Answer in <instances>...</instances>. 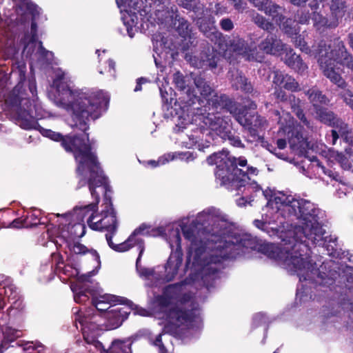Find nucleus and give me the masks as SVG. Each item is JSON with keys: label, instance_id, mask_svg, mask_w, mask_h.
<instances>
[{"label": "nucleus", "instance_id": "5701e85b", "mask_svg": "<svg viewBox=\"0 0 353 353\" xmlns=\"http://www.w3.org/2000/svg\"><path fill=\"white\" fill-rule=\"evenodd\" d=\"M107 308V310L101 311V314L114 328L121 326L130 313V309L125 310V308L122 307H114L111 310L110 307Z\"/></svg>", "mask_w": 353, "mask_h": 353}, {"label": "nucleus", "instance_id": "f3484780", "mask_svg": "<svg viewBox=\"0 0 353 353\" xmlns=\"http://www.w3.org/2000/svg\"><path fill=\"white\" fill-rule=\"evenodd\" d=\"M231 155L229 154H225L223 152H214L206 159V161L209 165H216V170L214 172L216 183L217 185L223 184L225 183V180L227 179L225 172L226 167H225V163H227V160H229Z\"/></svg>", "mask_w": 353, "mask_h": 353}, {"label": "nucleus", "instance_id": "1a4fd4ad", "mask_svg": "<svg viewBox=\"0 0 353 353\" xmlns=\"http://www.w3.org/2000/svg\"><path fill=\"white\" fill-rule=\"evenodd\" d=\"M226 167L225 175L227 179L225 183L220 184V186L225 187L229 191H236V195L240 194V192L244 193L245 191L250 192V190H255V192L261 190V188L256 184H241L240 180L243 179V175L246 174L247 159L245 157L241 156L235 157L231 156L227 163H225Z\"/></svg>", "mask_w": 353, "mask_h": 353}, {"label": "nucleus", "instance_id": "c9c22d12", "mask_svg": "<svg viewBox=\"0 0 353 353\" xmlns=\"http://www.w3.org/2000/svg\"><path fill=\"white\" fill-rule=\"evenodd\" d=\"M232 85L236 90H240L247 94H251L254 91L253 86L250 81H248V79L241 74L237 75L235 77Z\"/></svg>", "mask_w": 353, "mask_h": 353}, {"label": "nucleus", "instance_id": "f03ea898", "mask_svg": "<svg viewBox=\"0 0 353 353\" xmlns=\"http://www.w3.org/2000/svg\"><path fill=\"white\" fill-rule=\"evenodd\" d=\"M274 201L284 218L302 221L303 232L307 239L316 245L325 244L328 236H324L325 231L319 216L321 211L313 203L281 192L274 195Z\"/></svg>", "mask_w": 353, "mask_h": 353}, {"label": "nucleus", "instance_id": "0e129e2a", "mask_svg": "<svg viewBox=\"0 0 353 353\" xmlns=\"http://www.w3.org/2000/svg\"><path fill=\"white\" fill-rule=\"evenodd\" d=\"M183 234L185 239L191 241L192 243H194L196 237L194 234V230L189 226H183L181 228Z\"/></svg>", "mask_w": 353, "mask_h": 353}, {"label": "nucleus", "instance_id": "20e7f679", "mask_svg": "<svg viewBox=\"0 0 353 353\" xmlns=\"http://www.w3.org/2000/svg\"><path fill=\"white\" fill-rule=\"evenodd\" d=\"M303 249L307 250V247L302 243H294L289 250L288 248H280L274 243L261 242L258 251L270 259L281 262L287 269L294 272L312 271L315 263H312L309 256L301 253Z\"/></svg>", "mask_w": 353, "mask_h": 353}, {"label": "nucleus", "instance_id": "423d86ee", "mask_svg": "<svg viewBox=\"0 0 353 353\" xmlns=\"http://www.w3.org/2000/svg\"><path fill=\"white\" fill-rule=\"evenodd\" d=\"M5 103L10 109L17 108V121L21 128L29 130L40 127L38 118L32 115V102L21 82L5 96Z\"/></svg>", "mask_w": 353, "mask_h": 353}, {"label": "nucleus", "instance_id": "69168bd1", "mask_svg": "<svg viewBox=\"0 0 353 353\" xmlns=\"http://www.w3.org/2000/svg\"><path fill=\"white\" fill-rule=\"evenodd\" d=\"M52 264L54 265V271L61 270V267L64 265L63 256L59 252H54L51 254Z\"/></svg>", "mask_w": 353, "mask_h": 353}, {"label": "nucleus", "instance_id": "49530a36", "mask_svg": "<svg viewBox=\"0 0 353 353\" xmlns=\"http://www.w3.org/2000/svg\"><path fill=\"white\" fill-rule=\"evenodd\" d=\"M221 138L225 140H228L229 143L234 147L240 148H245V145L242 143L239 136L236 134L234 132H232V128H230Z\"/></svg>", "mask_w": 353, "mask_h": 353}, {"label": "nucleus", "instance_id": "cd10ccee", "mask_svg": "<svg viewBox=\"0 0 353 353\" xmlns=\"http://www.w3.org/2000/svg\"><path fill=\"white\" fill-rule=\"evenodd\" d=\"M70 251L77 255L90 254L92 261L96 264V268L101 266L100 256L96 250L89 249L79 242H73L68 245Z\"/></svg>", "mask_w": 353, "mask_h": 353}, {"label": "nucleus", "instance_id": "f8f14e48", "mask_svg": "<svg viewBox=\"0 0 353 353\" xmlns=\"http://www.w3.org/2000/svg\"><path fill=\"white\" fill-rule=\"evenodd\" d=\"M316 119L322 123L333 128L331 130L332 144L335 145L339 136H347L350 133L349 125L333 111L325 107H316Z\"/></svg>", "mask_w": 353, "mask_h": 353}, {"label": "nucleus", "instance_id": "7ed1b4c3", "mask_svg": "<svg viewBox=\"0 0 353 353\" xmlns=\"http://www.w3.org/2000/svg\"><path fill=\"white\" fill-rule=\"evenodd\" d=\"M95 183L93 189L89 188L94 201L81 208L82 213L92 212L87 223L92 230L117 232L119 221L112 201V190L108 179L105 177L102 184Z\"/></svg>", "mask_w": 353, "mask_h": 353}, {"label": "nucleus", "instance_id": "680f3d73", "mask_svg": "<svg viewBox=\"0 0 353 353\" xmlns=\"http://www.w3.org/2000/svg\"><path fill=\"white\" fill-rule=\"evenodd\" d=\"M343 102L353 111V93L350 90H345L341 94Z\"/></svg>", "mask_w": 353, "mask_h": 353}, {"label": "nucleus", "instance_id": "7c9ffc66", "mask_svg": "<svg viewBox=\"0 0 353 353\" xmlns=\"http://www.w3.org/2000/svg\"><path fill=\"white\" fill-rule=\"evenodd\" d=\"M330 10V16L334 20L337 26L339 25L340 21L342 20L347 12V3L344 0H330L327 1Z\"/></svg>", "mask_w": 353, "mask_h": 353}, {"label": "nucleus", "instance_id": "338daca9", "mask_svg": "<svg viewBox=\"0 0 353 353\" xmlns=\"http://www.w3.org/2000/svg\"><path fill=\"white\" fill-rule=\"evenodd\" d=\"M219 26L221 30L225 32H230L234 28L233 21L228 17L221 19L219 21Z\"/></svg>", "mask_w": 353, "mask_h": 353}, {"label": "nucleus", "instance_id": "a878e982", "mask_svg": "<svg viewBox=\"0 0 353 353\" xmlns=\"http://www.w3.org/2000/svg\"><path fill=\"white\" fill-rule=\"evenodd\" d=\"M283 12L284 11L282 12L283 18L280 17L272 18L288 37H293L294 34H297L300 32V27L296 19L285 17Z\"/></svg>", "mask_w": 353, "mask_h": 353}, {"label": "nucleus", "instance_id": "8fccbe9b", "mask_svg": "<svg viewBox=\"0 0 353 353\" xmlns=\"http://www.w3.org/2000/svg\"><path fill=\"white\" fill-rule=\"evenodd\" d=\"M117 232H107L105 234V239L107 241L108 246L115 252H123V242L119 244H115L112 241V238L117 234Z\"/></svg>", "mask_w": 353, "mask_h": 353}, {"label": "nucleus", "instance_id": "2f4dec72", "mask_svg": "<svg viewBox=\"0 0 353 353\" xmlns=\"http://www.w3.org/2000/svg\"><path fill=\"white\" fill-rule=\"evenodd\" d=\"M305 94L308 97L310 102L312 104L314 110L316 107H322V105H327L330 100L323 92L314 88L309 89Z\"/></svg>", "mask_w": 353, "mask_h": 353}, {"label": "nucleus", "instance_id": "6ab92c4d", "mask_svg": "<svg viewBox=\"0 0 353 353\" xmlns=\"http://www.w3.org/2000/svg\"><path fill=\"white\" fill-rule=\"evenodd\" d=\"M208 9L204 7L203 11L201 14L192 15L193 21L196 22L199 30L212 41L214 39V32H218L214 27L213 18L206 16Z\"/></svg>", "mask_w": 353, "mask_h": 353}, {"label": "nucleus", "instance_id": "2eb2a0df", "mask_svg": "<svg viewBox=\"0 0 353 353\" xmlns=\"http://www.w3.org/2000/svg\"><path fill=\"white\" fill-rule=\"evenodd\" d=\"M214 42L220 50L223 51H231L237 54H246L249 50L247 41L239 36L228 37L221 32H214Z\"/></svg>", "mask_w": 353, "mask_h": 353}, {"label": "nucleus", "instance_id": "e2e57ef3", "mask_svg": "<svg viewBox=\"0 0 353 353\" xmlns=\"http://www.w3.org/2000/svg\"><path fill=\"white\" fill-rule=\"evenodd\" d=\"M230 5L232 6L239 13H243L247 8V3L245 0H228Z\"/></svg>", "mask_w": 353, "mask_h": 353}, {"label": "nucleus", "instance_id": "c03bdc74", "mask_svg": "<svg viewBox=\"0 0 353 353\" xmlns=\"http://www.w3.org/2000/svg\"><path fill=\"white\" fill-rule=\"evenodd\" d=\"M70 236L73 238H81L85 234V225L83 223L70 224L68 228Z\"/></svg>", "mask_w": 353, "mask_h": 353}, {"label": "nucleus", "instance_id": "c756f323", "mask_svg": "<svg viewBox=\"0 0 353 353\" xmlns=\"http://www.w3.org/2000/svg\"><path fill=\"white\" fill-rule=\"evenodd\" d=\"M123 245H124L123 252L128 251L135 246L137 247L139 255L137 259V266L138 267V264L140 263L141 257L145 251V247L144 240L137 234H134V232H132L128 238L123 242Z\"/></svg>", "mask_w": 353, "mask_h": 353}, {"label": "nucleus", "instance_id": "864d4df0", "mask_svg": "<svg viewBox=\"0 0 353 353\" xmlns=\"http://www.w3.org/2000/svg\"><path fill=\"white\" fill-rule=\"evenodd\" d=\"M92 344L90 347H86L88 353H94L92 346L97 351L99 352V353H108V349H105L101 341H99L97 338H92Z\"/></svg>", "mask_w": 353, "mask_h": 353}, {"label": "nucleus", "instance_id": "412c9836", "mask_svg": "<svg viewBox=\"0 0 353 353\" xmlns=\"http://www.w3.org/2000/svg\"><path fill=\"white\" fill-rule=\"evenodd\" d=\"M248 1L258 10L263 12L270 17H282V12L285 8L272 0H248Z\"/></svg>", "mask_w": 353, "mask_h": 353}, {"label": "nucleus", "instance_id": "72a5a7b5", "mask_svg": "<svg viewBox=\"0 0 353 353\" xmlns=\"http://www.w3.org/2000/svg\"><path fill=\"white\" fill-rule=\"evenodd\" d=\"M176 3L179 7L192 12V15L201 14L205 7L200 0H176Z\"/></svg>", "mask_w": 353, "mask_h": 353}, {"label": "nucleus", "instance_id": "603ef678", "mask_svg": "<svg viewBox=\"0 0 353 353\" xmlns=\"http://www.w3.org/2000/svg\"><path fill=\"white\" fill-rule=\"evenodd\" d=\"M28 217L26 219L22 218H17L14 219L10 223V227L13 228H28L30 226H37V223H28Z\"/></svg>", "mask_w": 353, "mask_h": 353}, {"label": "nucleus", "instance_id": "bf43d9fd", "mask_svg": "<svg viewBox=\"0 0 353 353\" xmlns=\"http://www.w3.org/2000/svg\"><path fill=\"white\" fill-rule=\"evenodd\" d=\"M194 39L192 38L191 34H190V36H187V37L181 39V41L179 43V50L182 52L185 53L192 46H194Z\"/></svg>", "mask_w": 353, "mask_h": 353}, {"label": "nucleus", "instance_id": "f704fd0d", "mask_svg": "<svg viewBox=\"0 0 353 353\" xmlns=\"http://www.w3.org/2000/svg\"><path fill=\"white\" fill-rule=\"evenodd\" d=\"M194 83L198 92L205 100L214 92L209 83L201 74L196 75L194 77Z\"/></svg>", "mask_w": 353, "mask_h": 353}, {"label": "nucleus", "instance_id": "774afa93", "mask_svg": "<svg viewBox=\"0 0 353 353\" xmlns=\"http://www.w3.org/2000/svg\"><path fill=\"white\" fill-rule=\"evenodd\" d=\"M105 63L107 65H105L103 70H100L99 72L101 74L110 73V74L114 75L115 72H116V70H115V66H116L115 61L113 59H108V60H106L105 61Z\"/></svg>", "mask_w": 353, "mask_h": 353}, {"label": "nucleus", "instance_id": "e433bc0d", "mask_svg": "<svg viewBox=\"0 0 353 353\" xmlns=\"http://www.w3.org/2000/svg\"><path fill=\"white\" fill-rule=\"evenodd\" d=\"M228 256H219L217 255H211L209 259V261L204 269L205 274L208 275H215L219 272L220 268L214 267L213 265H220L222 263L224 259Z\"/></svg>", "mask_w": 353, "mask_h": 353}, {"label": "nucleus", "instance_id": "3c124183", "mask_svg": "<svg viewBox=\"0 0 353 353\" xmlns=\"http://www.w3.org/2000/svg\"><path fill=\"white\" fill-rule=\"evenodd\" d=\"M190 26V23L184 18H181L179 19L177 30L183 38H185L187 36H190V34H191V28Z\"/></svg>", "mask_w": 353, "mask_h": 353}, {"label": "nucleus", "instance_id": "052dcab7", "mask_svg": "<svg viewBox=\"0 0 353 353\" xmlns=\"http://www.w3.org/2000/svg\"><path fill=\"white\" fill-rule=\"evenodd\" d=\"M186 95L187 99H188L185 101V106L192 107L196 103H198L199 105L201 104V98L199 96H197L196 94H194L193 92H191L190 90H188Z\"/></svg>", "mask_w": 353, "mask_h": 353}, {"label": "nucleus", "instance_id": "a18cd8bd", "mask_svg": "<svg viewBox=\"0 0 353 353\" xmlns=\"http://www.w3.org/2000/svg\"><path fill=\"white\" fill-rule=\"evenodd\" d=\"M290 38L296 48H299L302 52L306 54H310L311 52V50L305 41L304 37L299 34V32Z\"/></svg>", "mask_w": 353, "mask_h": 353}, {"label": "nucleus", "instance_id": "9d476101", "mask_svg": "<svg viewBox=\"0 0 353 353\" xmlns=\"http://www.w3.org/2000/svg\"><path fill=\"white\" fill-rule=\"evenodd\" d=\"M312 53L318 59L325 57L330 59L332 63H339L353 72V56L347 52L344 42L339 37L334 39L332 48L325 41L321 40L313 46Z\"/></svg>", "mask_w": 353, "mask_h": 353}, {"label": "nucleus", "instance_id": "4468645a", "mask_svg": "<svg viewBox=\"0 0 353 353\" xmlns=\"http://www.w3.org/2000/svg\"><path fill=\"white\" fill-rule=\"evenodd\" d=\"M209 105L216 111L225 110L232 114L234 119L245 110L248 105H243L230 98L227 94L214 92L213 95L206 100Z\"/></svg>", "mask_w": 353, "mask_h": 353}, {"label": "nucleus", "instance_id": "79ce46f5", "mask_svg": "<svg viewBox=\"0 0 353 353\" xmlns=\"http://www.w3.org/2000/svg\"><path fill=\"white\" fill-rule=\"evenodd\" d=\"M294 17L299 24L307 25L310 20H312V12L310 13L306 8H301L296 12Z\"/></svg>", "mask_w": 353, "mask_h": 353}, {"label": "nucleus", "instance_id": "ddd939ff", "mask_svg": "<svg viewBox=\"0 0 353 353\" xmlns=\"http://www.w3.org/2000/svg\"><path fill=\"white\" fill-rule=\"evenodd\" d=\"M326 4L327 0H310L307 3L312 11L313 27L321 34L338 27L330 15H323L321 12V8H323Z\"/></svg>", "mask_w": 353, "mask_h": 353}, {"label": "nucleus", "instance_id": "6e6552de", "mask_svg": "<svg viewBox=\"0 0 353 353\" xmlns=\"http://www.w3.org/2000/svg\"><path fill=\"white\" fill-rule=\"evenodd\" d=\"M287 117L288 119H285V123L281 119L278 121L280 125L278 133L285 138L277 139V148L280 150L285 149L288 141L292 150H299L302 154L306 152L307 149L310 148V142L303 137L302 125L290 113H287Z\"/></svg>", "mask_w": 353, "mask_h": 353}, {"label": "nucleus", "instance_id": "c85d7f7f", "mask_svg": "<svg viewBox=\"0 0 353 353\" xmlns=\"http://www.w3.org/2000/svg\"><path fill=\"white\" fill-rule=\"evenodd\" d=\"M199 57L202 63L201 66L211 70L216 68L219 57L216 52L209 44L201 50Z\"/></svg>", "mask_w": 353, "mask_h": 353}, {"label": "nucleus", "instance_id": "0eeeda50", "mask_svg": "<svg viewBox=\"0 0 353 353\" xmlns=\"http://www.w3.org/2000/svg\"><path fill=\"white\" fill-rule=\"evenodd\" d=\"M118 301V297L112 294H104L99 297H92L91 306L85 308L84 312L77 307L73 308L74 325L79 329L77 323L81 325V330L88 329L90 331L98 330L100 328V319L103 314L101 311L107 310L108 308L100 307L101 304L107 305L111 302Z\"/></svg>", "mask_w": 353, "mask_h": 353}, {"label": "nucleus", "instance_id": "aec40b11", "mask_svg": "<svg viewBox=\"0 0 353 353\" xmlns=\"http://www.w3.org/2000/svg\"><path fill=\"white\" fill-rule=\"evenodd\" d=\"M325 59V57L318 59V63L323 74L338 87L345 88L347 83L341 74L336 71L335 64L332 63L330 59Z\"/></svg>", "mask_w": 353, "mask_h": 353}, {"label": "nucleus", "instance_id": "6e6d98bb", "mask_svg": "<svg viewBox=\"0 0 353 353\" xmlns=\"http://www.w3.org/2000/svg\"><path fill=\"white\" fill-rule=\"evenodd\" d=\"M311 161H316L317 165L321 168L323 172L327 175L331 179L338 181V177L339 176V173L333 171L332 170L326 168L324 165H322V163L319 161L318 158L316 157H312V158L310 159Z\"/></svg>", "mask_w": 353, "mask_h": 353}, {"label": "nucleus", "instance_id": "39448f33", "mask_svg": "<svg viewBox=\"0 0 353 353\" xmlns=\"http://www.w3.org/2000/svg\"><path fill=\"white\" fill-rule=\"evenodd\" d=\"M192 299L190 292L182 294L177 299V303L164 311V319L166 321L163 332L174 334L181 326H188L196 322L199 318L198 309L191 304L189 307L185 305Z\"/></svg>", "mask_w": 353, "mask_h": 353}, {"label": "nucleus", "instance_id": "37998d69", "mask_svg": "<svg viewBox=\"0 0 353 353\" xmlns=\"http://www.w3.org/2000/svg\"><path fill=\"white\" fill-rule=\"evenodd\" d=\"M36 130L41 132L43 136L48 137L54 141L59 142L61 145L63 147V143L65 140V135H63L62 134L52 131V130H46L41 125Z\"/></svg>", "mask_w": 353, "mask_h": 353}, {"label": "nucleus", "instance_id": "ea45409f", "mask_svg": "<svg viewBox=\"0 0 353 353\" xmlns=\"http://www.w3.org/2000/svg\"><path fill=\"white\" fill-rule=\"evenodd\" d=\"M271 96L278 104H286L290 99V94H288L281 85H274V92Z\"/></svg>", "mask_w": 353, "mask_h": 353}, {"label": "nucleus", "instance_id": "de8ad7c7", "mask_svg": "<svg viewBox=\"0 0 353 353\" xmlns=\"http://www.w3.org/2000/svg\"><path fill=\"white\" fill-rule=\"evenodd\" d=\"M12 72L18 73L19 82L24 83L26 81V64L23 61H17L12 65Z\"/></svg>", "mask_w": 353, "mask_h": 353}, {"label": "nucleus", "instance_id": "dca6fc26", "mask_svg": "<svg viewBox=\"0 0 353 353\" xmlns=\"http://www.w3.org/2000/svg\"><path fill=\"white\" fill-rule=\"evenodd\" d=\"M204 124L209 130L214 132L220 137H222L227 132L232 128L230 119L228 117H222L214 113H208L203 118Z\"/></svg>", "mask_w": 353, "mask_h": 353}, {"label": "nucleus", "instance_id": "58836bf2", "mask_svg": "<svg viewBox=\"0 0 353 353\" xmlns=\"http://www.w3.org/2000/svg\"><path fill=\"white\" fill-rule=\"evenodd\" d=\"M162 228H152L151 225L145 223H141L138 228H137L133 232L134 234L141 236H156L157 232H161Z\"/></svg>", "mask_w": 353, "mask_h": 353}, {"label": "nucleus", "instance_id": "09e8293b", "mask_svg": "<svg viewBox=\"0 0 353 353\" xmlns=\"http://www.w3.org/2000/svg\"><path fill=\"white\" fill-rule=\"evenodd\" d=\"M117 232H107L105 234V239L107 241L108 246L115 252H123V242L119 244H115L112 241V238L117 234Z\"/></svg>", "mask_w": 353, "mask_h": 353}, {"label": "nucleus", "instance_id": "bb28decb", "mask_svg": "<svg viewBox=\"0 0 353 353\" xmlns=\"http://www.w3.org/2000/svg\"><path fill=\"white\" fill-rule=\"evenodd\" d=\"M181 283L170 284L165 286L161 294H158L154 296V303L160 308L161 311L164 314V311L170 308L173 299L171 295V290L177 286H181Z\"/></svg>", "mask_w": 353, "mask_h": 353}, {"label": "nucleus", "instance_id": "4c0bfd02", "mask_svg": "<svg viewBox=\"0 0 353 353\" xmlns=\"http://www.w3.org/2000/svg\"><path fill=\"white\" fill-rule=\"evenodd\" d=\"M252 12V21L256 25H257L260 28L268 32H272L274 30V26L272 22L268 21L265 17L258 12H256L254 10H253Z\"/></svg>", "mask_w": 353, "mask_h": 353}, {"label": "nucleus", "instance_id": "a211bd4d", "mask_svg": "<svg viewBox=\"0 0 353 353\" xmlns=\"http://www.w3.org/2000/svg\"><path fill=\"white\" fill-rule=\"evenodd\" d=\"M258 48L267 54L281 55L287 46L276 34H270L259 43Z\"/></svg>", "mask_w": 353, "mask_h": 353}, {"label": "nucleus", "instance_id": "473e14b6", "mask_svg": "<svg viewBox=\"0 0 353 353\" xmlns=\"http://www.w3.org/2000/svg\"><path fill=\"white\" fill-rule=\"evenodd\" d=\"M132 345L130 339H114L108 348V353H132Z\"/></svg>", "mask_w": 353, "mask_h": 353}, {"label": "nucleus", "instance_id": "9b49d317", "mask_svg": "<svg viewBox=\"0 0 353 353\" xmlns=\"http://www.w3.org/2000/svg\"><path fill=\"white\" fill-rule=\"evenodd\" d=\"M256 104L254 101H250L249 105L245 110L239 114L235 119L236 121L248 132L247 141L252 143H259L263 141V135H260L259 131L261 130L267 123L265 117L259 115L256 111Z\"/></svg>", "mask_w": 353, "mask_h": 353}, {"label": "nucleus", "instance_id": "13d9d810", "mask_svg": "<svg viewBox=\"0 0 353 353\" xmlns=\"http://www.w3.org/2000/svg\"><path fill=\"white\" fill-rule=\"evenodd\" d=\"M173 82L176 87L180 90H184L186 88V82L185 77L179 71L175 72L173 75Z\"/></svg>", "mask_w": 353, "mask_h": 353}, {"label": "nucleus", "instance_id": "5fc2aeb1", "mask_svg": "<svg viewBox=\"0 0 353 353\" xmlns=\"http://www.w3.org/2000/svg\"><path fill=\"white\" fill-rule=\"evenodd\" d=\"M205 131H208V130L204 129L201 127L196 128L195 130H192V133L188 135V137L190 140L192 141V144H196L200 140H202L203 134Z\"/></svg>", "mask_w": 353, "mask_h": 353}, {"label": "nucleus", "instance_id": "4be33fe9", "mask_svg": "<svg viewBox=\"0 0 353 353\" xmlns=\"http://www.w3.org/2000/svg\"><path fill=\"white\" fill-rule=\"evenodd\" d=\"M272 83L274 85H281L285 90L292 92L301 90L299 82L293 77L279 70L274 72Z\"/></svg>", "mask_w": 353, "mask_h": 353}, {"label": "nucleus", "instance_id": "f257e3e1", "mask_svg": "<svg viewBox=\"0 0 353 353\" xmlns=\"http://www.w3.org/2000/svg\"><path fill=\"white\" fill-rule=\"evenodd\" d=\"M58 90L61 103L68 112H71V128L81 132L66 134L63 148L73 154L78 176H83L85 172H88V188L93 189L96 182L102 184L107 176L97 153L92 151L88 131L90 121H94L101 116L102 105L108 103V97L102 92H84L74 90L68 85L61 88V90L59 87Z\"/></svg>", "mask_w": 353, "mask_h": 353}, {"label": "nucleus", "instance_id": "b1692460", "mask_svg": "<svg viewBox=\"0 0 353 353\" xmlns=\"http://www.w3.org/2000/svg\"><path fill=\"white\" fill-rule=\"evenodd\" d=\"M286 104H289L291 111L300 120L303 125L312 128V125L304 112L305 103L293 94H290V99Z\"/></svg>", "mask_w": 353, "mask_h": 353}, {"label": "nucleus", "instance_id": "4d7b16f0", "mask_svg": "<svg viewBox=\"0 0 353 353\" xmlns=\"http://www.w3.org/2000/svg\"><path fill=\"white\" fill-rule=\"evenodd\" d=\"M246 169V174L243 175V179L240 180L239 183L241 184H250L248 181L250 180V176H256L259 174V170L253 166H250L247 164L245 167Z\"/></svg>", "mask_w": 353, "mask_h": 353}, {"label": "nucleus", "instance_id": "a19ab883", "mask_svg": "<svg viewBox=\"0 0 353 353\" xmlns=\"http://www.w3.org/2000/svg\"><path fill=\"white\" fill-rule=\"evenodd\" d=\"M240 243L243 247L254 250H258L259 245L261 244V242L256 237L248 234L243 235L240 239Z\"/></svg>", "mask_w": 353, "mask_h": 353}, {"label": "nucleus", "instance_id": "393cba45", "mask_svg": "<svg viewBox=\"0 0 353 353\" xmlns=\"http://www.w3.org/2000/svg\"><path fill=\"white\" fill-rule=\"evenodd\" d=\"M283 52H285L284 63L289 68L299 74H303L307 69V65L301 57L296 54L292 48H286Z\"/></svg>", "mask_w": 353, "mask_h": 353}]
</instances>
